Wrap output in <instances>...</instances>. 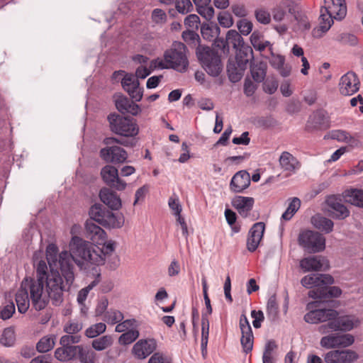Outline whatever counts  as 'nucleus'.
<instances>
[{
    "instance_id": "0e129e2a",
    "label": "nucleus",
    "mask_w": 363,
    "mask_h": 363,
    "mask_svg": "<svg viewBox=\"0 0 363 363\" xmlns=\"http://www.w3.org/2000/svg\"><path fill=\"white\" fill-rule=\"evenodd\" d=\"M151 18L152 21L157 24L164 23L167 21L166 13L160 9H154L152 12Z\"/></svg>"
},
{
    "instance_id": "a19ab883",
    "label": "nucleus",
    "mask_w": 363,
    "mask_h": 363,
    "mask_svg": "<svg viewBox=\"0 0 363 363\" xmlns=\"http://www.w3.org/2000/svg\"><path fill=\"white\" fill-rule=\"evenodd\" d=\"M226 38L228 40V44H232L233 48L236 50L246 45L244 42L243 38L235 30H229L226 33Z\"/></svg>"
},
{
    "instance_id": "f257e3e1",
    "label": "nucleus",
    "mask_w": 363,
    "mask_h": 363,
    "mask_svg": "<svg viewBox=\"0 0 363 363\" xmlns=\"http://www.w3.org/2000/svg\"><path fill=\"white\" fill-rule=\"evenodd\" d=\"M36 279L25 277L16 294L18 311L25 313L31 301L36 311L44 309L49 303L50 298L52 305L60 306L64 301V293L69 291L71 285L65 286L66 280L58 269H50L44 260H40L35 266Z\"/></svg>"
},
{
    "instance_id": "f704fd0d",
    "label": "nucleus",
    "mask_w": 363,
    "mask_h": 363,
    "mask_svg": "<svg viewBox=\"0 0 363 363\" xmlns=\"http://www.w3.org/2000/svg\"><path fill=\"white\" fill-rule=\"evenodd\" d=\"M220 32V27L215 23L209 22L201 26V33L202 37L210 42L216 38Z\"/></svg>"
},
{
    "instance_id": "5701e85b",
    "label": "nucleus",
    "mask_w": 363,
    "mask_h": 363,
    "mask_svg": "<svg viewBox=\"0 0 363 363\" xmlns=\"http://www.w3.org/2000/svg\"><path fill=\"white\" fill-rule=\"evenodd\" d=\"M342 294L338 286H322L311 290L308 296L314 299L324 300L328 298H337Z\"/></svg>"
},
{
    "instance_id": "680f3d73",
    "label": "nucleus",
    "mask_w": 363,
    "mask_h": 363,
    "mask_svg": "<svg viewBox=\"0 0 363 363\" xmlns=\"http://www.w3.org/2000/svg\"><path fill=\"white\" fill-rule=\"evenodd\" d=\"M267 312L268 315L272 316L273 318L277 315L278 304L277 302L276 296L274 295L270 296L267 301Z\"/></svg>"
},
{
    "instance_id": "ea45409f",
    "label": "nucleus",
    "mask_w": 363,
    "mask_h": 363,
    "mask_svg": "<svg viewBox=\"0 0 363 363\" xmlns=\"http://www.w3.org/2000/svg\"><path fill=\"white\" fill-rule=\"evenodd\" d=\"M333 18L335 19L334 15L325 13L324 9L320 8V15L319 17L320 25L318 30H321L322 33L327 32L333 23Z\"/></svg>"
},
{
    "instance_id": "20e7f679",
    "label": "nucleus",
    "mask_w": 363,
    "mask_h": 363,
    "mask_svg": "<svg viewBox=\"0 0 363 363\" xmlns=\"http://www.w3.org/2000/svg\"><path fill=\"white\" fill-rule=\"evenodd\" d=\"M196 57L202 68L211 77L220 75L223 69L221 56L211 47L199 45L196 49Z\"/></svg>"
},
{
    "instance_id": "b1692460",
    "label": "nucleus",
    "mask_w": 363,
    "mask_h": 363,
    "mask_svg": "<svg viewBox=\"0 0 363 363\" xmlns=\"http://www.w3.org/2000/svg\"><path fill=\"white\" fill-rule=\"evenodd\" d=\"M255 200L252 197L236 196L232 200V206L238 211L239 214L246 218L252 209Z\"/></svg>"
},
{
    "instance_id": "2eb2a0df",
    "label": "nucleus",
    "mask_w": 363,
    "mask_h": 363,
    "mask_svg": "<svg viewBox=\"0 0 363 363\" xmlns=\"http://www.w3.org/2000/svg\"><path fill=\"white\" fill-rule=\"evenodd\" d=\"M330 127L329 116L325 111L317 110L309 117L306 129L308 132L326 130Z\"/></svg>"
},
{
    "instance_id": "ddd939ff",
    "label": "nucleus",
    "mask_w": 363,
    "mask_h": 363,
    "mask_svg": "<svg viewBox=\"0 0 363 363\" xmlns=\"http://www.w3.org/2000/svg\"><path fill=\"white\" fill-rule=\"evenodd\" d=\"M359 358L358 354L352 350H333L324 356L326 363H353Z\"/></svg>"
},
{
    "instance_id": "a211bd4d",
    "label": "nucleus",
    "mask_w": 363,
    "mask_h": 363,
    "mask_svg": "<svg viewBox=\"0 0 363 363\" xmlns=\"http://www.w3.org/2000/svg\"><path fill=\"white\" fill-rule=\"evenodd\" d=\"M300 267L303 272L327 270L329 262L322 256H310L301 260Z\"/></svg>"
},
{
    "instance_id": "58836bf2",
    "label": "nucleus",
    "mask_w": 363,
    "mask_h": 363,
    "mask_svg": "<svg viewBox=\"0 0 363 363\" xmlns=\"http://www.w3.org/2000/svg\"><path fill=\"white\" fill-rule=\"evenodd\" d=\"M56 335H45L40 339L36 344V350L40 353L51 350L55 345Z\"/></svg>"
},
{
    "instance_id": "6e6552de",
    "label": "nucleus",
    "mask_w": 363,
    "mask_h": 363,
    "mask_svg": "<svg viewBox=\"0 0 363 363\" xmlns=\"http://www.w3.org/2000/svg\"><path fill=\"white\" fill-rule=\"evenodd\" d=\"M298 241L309 252H319L325 249V239L318 232L304 230L300 233Z\"/></svg>"
},
{
    "instance_id": "8fccbe9b",
    "label": "nucleus",
    "mask_w": 363,
    "mask_h": 363,
    "mask_svg": "<svg viewBox=\"0 0 363 363\" xmlns=\"http://www.w3.org/2000/svg\"><path fill=\"white\" fill-rule=\"evenodd\" d=\"M121 85L125 91L137 88L139 85V81L132 74H126L121 80Z\"/></svg>"
},
{
    "instance_id": "3c124183",
    "label": "nucleus",
    "mask_w": 363,
    "mask_h": 363,
    "mask_svg": "<svg viewBox=\"0 0 363 363\" xmlns=\"http://www.w3.org/2000/svg\"><path fill=\"white\" fill-rule=\"evenodd\" d=\"M139 335L138 330H128L119 337L118 342L123 345L131 344L139 337Z\"/></svg>"
},
{
    "instance_id": "1a4fd4ad",
    "label": "nucleus",
    "mask_w": 363,
    "mask_h": 363,
    "mask_svg": "<svg viewBox=\"0 0 363 363\" xmlns=\"http://www.w3.org/2000/svg\"><path fill=\"white\" fill-rule=\"evenodd\" d=\"M354 342V337L351 334L330 332L320 339V345L325 349L345 348L352 345Z\"/></svg>"
},
{
    "instance_id": "cd10ccee",
    "label": "nucleus",
    "mask_w": 363,
    "mask_h": 363,
    "mask_svg": "<svg viewBox=\"0 0 363 363\" xmlns=\"http://www.w3.org/2000/svg\"><path fill=\"white\" fill-rule=\"evenodd\" d=\"M236 62L241 70H245L248 63L254 60L253 50L248 45L240 48L236 50Z\"/></svg>"
},
{
    "instance_id": "a878e982",
    "label": "nucleus",
    "mask_w": 363,
    "mask_h": 363,
    "mask_svg": "<svg viewBox=\"0 0 363 363\" xmlns=\"http://www.w3.org/2000/svg\"><path fill=\"white\" fill-rule=\"evenodd\" d=\"M115 105L117 110L123 114L130 113L136 116L141 111L138 104L125 96H119L116 99Z\"/></svg>"
},
{
    "instance_id": "6ab92c4d",
    "label": "nucleus",
    "mask_w": 363,
    "mask_h": 363,
    "mask_svg": "<svg viewBox=\"0 0 363 363\" xmlns=\"http://www.w3.org/2000/svg\"><path fill=\"white\" fill-rule=\"evenodd\" d=\"M265 230V224L263 222L255 223L250 228L247 240V248L250 252H255L262 239Z\"/></svg>"
},
{
    "instance_id": "4be33fe9",
    "label": "nucleus",
    "mask_w": 363,
    "mask_h": 363,
    "mask_svg": "<svg viewBox=\"0 0 363 363\" xmlns=\"http://www.w3.org/2000/svg\"><path fill=\"white\" fill-rule=\"evenodd\" d=\"M250 174L246 170L236 172L231 179L230 189L234 193H242L250 185Z\"/></svg>"
},
{
    "instance_id": "052dcab7",
    "label": "nucleus",
    "mask_w": 363,
    "mask_h": 363,
    "mask_svg": "<svg viewBox=\"0 0 363 363\" xmlns=\"http://www.w3.org/2000/svg\"><path fill=\"white\" fill-rule=\"evenodd\" d=\"M237 27L241 34L247 35L252 32L253 24L251 21L243 18L238 21Z\"/></svg>"
},
{
    "instance_id": "5fc2aeb1",
    "label": "nucleus",
    "mask_w": 363,
    "mask_h": 363,
    "mask_svg": "<svg viewBox=\"0 0 363 363\" xmlns=\"http://www.w3.org/2000/svg\"><path fill=\"white\" fill-rule=\"evenodd\" d=\"M301 284L308 289L315 286L319 288V274H312L303 277L301 280Z\"/></svg>"
},
{
    "instance_id": "9d476101",
    "label": "nucleus",
    "mask_w": 363,
    "mask_h": 363,
    "mask_svg": "<svg viewBox=\"0 0 363 363\" xmlns=\"http://www.w3.org/2000/svg\"><path fill=\"white\" fill-rule=\"evenodd\" d=\"M103 182L110 188L117 191H123L127 183L119 177V173L116 167L107 164L104 166L100 172Z\"/></svg>"
},
{
    "instance_id": "69168bd1",
    "label": "nucleus",
    "mask_w": 363,
    "mask_h": 363,
    "mask_svg": "<svg viewBox=\"0 0 363 363\" xmlns=\"http://www.w3.org/2000/svg\"><path fill=\"white\" fill-rule=\"evenodd\" d=\"M231 11L235 16L239 18H245L248 15V11L246 6L242 4H233Z\"/></svg>"
},
{
    "instance_id": "f3484780",
    "label": "nucleus",
    "mask_w": 363,
    "mask_h": 363,
    "mask_svg": "<svg viewBox=\"0 0 363 363\" xmlns=\"http://www.w3.org/2000/svg\"><path fill=\"white\" fill-rule=\"evenodd\" d=\"M337 315L338 313L333 309H316L307 313L304 315V320L311 324L319 322H330L333 320Z\"/></svg>"
},
{
    "instance_id": "2f4dec72",
    "label": "nucleus",
    "mask_w": 363,
    "mask_h": 363,
    "mask_svg": "<svg viewBox=\"0 0 363 363\" xmlns=\"http://www.w3.org/2000/svg\"><path fill=\"white\" fill-rule=\"evenodd\" d=\"M267 65L264 62H253L250 63V73L257 83L264 81L267 74Z\"/></svg>"
},
{
    "instance_id": "09e8293b",
    "label": "nucleus",
    "mask_w": 363,
    "mask_h": 363,
    "mask_svg": "<svg viewBox=\"0 0 363 363\" xmlns=\"http://www.w3.org/2000/svg\"><path fill=\"white\" fill-rule=\"evenodd\" d=\"M182 36L186 43L196 47V48L199 47V45H201L199 35L194 30H187L183 31Z\"/></svg>"
},
{
    "instance_id": "f03ea898",
    "label": "nucleus",
    "mask_w": 363,
    "mask_h": 363,
    "mask_svg": "<svg viewBox=\"0 0 363 363\" xmlns=\"http://www.w3.org/2000/svg\"><path fill=\"white\" fill-rule=\"evenodd\" d=\"M116 242L112 240L99 247L93 246L92 243L80 237L73 236L69 244V252L65 250L59 254L58 270L66 280L65 286H72L75 279L73 262L81 267L85 263L103 265L114 252Z\"/></svg>"
},
{
    "instance_id": "7c9ffc66",
    "label": "nucleus",
    "mask_w": 363,
    "mask_h": 363,
    "mask_svg": "<svg viewBox=\"0 0 363 363\" xmlns=\"http://www.w3.org/2000/svg\"><path fill=\"white\" fill-rule=\"evenodd\" d=\"M311 223L318 230L329 233L333 231L334 223L320 214H315L311 218Z\"/></svg>"
},
{
    "instance_id": "dca6fc26",
    "label": "nucleus",
    "mask_w": 363,
    "mask_h": 363,
    "mask_svg": "<svg viewBox=\"0 0 363 363\" xmlns=\"http://www.w3.org/2000/svg\"><path fill=\"white\" fill-rule=\"evenodd\" d=\"M157 348V342L153 338L141 339L132 348L133 354L139 359H144Z\"/></svg>"
},
{
    "instance_id": "37998d69",
    "label": "nucleus",
    "mask_w": 363,
    "mask_h": 363,
    "mask_svg": "<svg viewBox=\"0 0 363 363\" xmlns=\"http://www.w3.org/2000/svg\"><path fill=\"white\" fill-rule=\"evenodd\" d=\"M100 277L101 274L99 273L97 274V276L94 281H92L87 286L82 289L78 292L77 301L79 304H82V303L85 302L89 291L99 283Z\"/></svg>"
},
{
    "instance_id": "79ce46f5",
    "label": "nucleus",
    "mask_w": 363,
    "mask_h": 363,
    "mask_svg": "<svg viewBox=\"0 0 363 363\" xmlns=\"http://www.w3.org/2000/svg\"><path fill=\"white\" fill-rule=\"evenodd\" d=\"M113 344V338L111 335H104L94 339L91 342V347L96 351H102L111 347Z\"/></svg>"
},
{
    "instance_id": "774afa93",
    "label": "nucleus",
    "mask_w": 363,
    "mask_h": 363,
    "mask_svg": "<svg viewBox=\"0 0 363 363\" xmlns=\"http://www.w3.org/2000/svg\"><path fill=\"white\" fill-rule=\"evenodd\" d=\"M262 35L258 32H253L250 36V42L255 49L262 52L264 50V45L261 41Z\"/></svg>"
},
{
    "instance_id": "e433bc0d",
    "label": "nucleus",
    "mask_w": 363,
    "mask_h": 363,
    "mask_svg": "<svg viewBox=\"0 0 363 363\" xmlns=\"http://www.w3.org/2000/svg\"><path fill=\"white\" fill-rule=\"evenodd\" d=\"M294 9L286 0L281 1L272 9L273 18L276 21H281L287 12L293 13Z\"/></svg>"
},
{
    "instance_id": "4c0bfd02",
    "label": "nucleus",
    "mask_w": 363,
    "mask_h": 363,
    "mask_svg": "<svg viewBox=\"0 0 363 363\" xmlns=\"http://www.w3.org/2000/svg\"><path fill=\"white\" fill-rule=\"evenodd\" d=\"M160 3L166 5L174 4L177 11L182 14L191 12L194 7L189 0H160Z\"/></svg>"
},
{
    "instance_id": "0eeeda50",
    "label": "nucleus",
    "mask_w": 363,
    "mask_h": 363,
    "mask_svg": "<svg viewBox=\"0 0 363 363\" xmlns=\"http://www.w3.org/2000/svg\"><path fill=\"white\" fill-rule=\"evenodd\" d=\"M359 320L353 316L343 315L336 316L333 320L323 324L318 327V332L321 334H328L330 332L352 330L357 324Z\"/></svg>"
},
{
    "instance_id": "c03bdc74",
    "label": "nucleus",
    "mask_w": 363,
    "mask_h": 363,
    "mask_svg": "<svg viewBox=\"0 0 363 363\" xmlns=\"http://www.w3.org/2000/svg\"><path fill=\"white\" fill-rule=\"evenodd\" d=\"M16 341L15 332L13 328H6L4 330L0 338V342L5 347H11Z\"/></svg>"
},
{
    "instance_id": "473e14b6",
    "label": "nucleus",
    "mask_w": 363,
    "mask_h": 363,
    "mask_svg": "<svg viewBox=\"0 0 363 363\" xmlns=\"http://www.w3.org/2000/svg\"><path fill=\"white\" fill-rule=\"evenodd\" d=\"M279 164L285 171L294 172L299 167L297 159L289 152H283L279 157Z\"/></svg>"
},
{
    "instance_id": "72a5a7b5",
    "label": "nucleus",
    "mask_w": 363,
    "mask_h": 363,
    "mask_svg": "<svg viewBox=\"0 0 363 363\" xmlns=\"http://www.w3.org/2000/svg\"><path fill=\"white\" fill-rule=\"evenodd\" d=\"M210 323L206 313H202L201 316V348L203 357L207 354V345L208 342Z\"/></svg>"
},
{
    "instance_id": "bf43d9fd",
    "label": "nucleus",
    "mask_w": 363,
    "mask_h": 363,
    "mask_svg": "<svg viewBox=\"0 0 363 363\" xmlns=\"http://www.w3.org/2000/svg\"><path fill=\"white\" fill-rule=\"evenodd\" d=\"M81 341V336L78 335H64L60 337V345L62 346H74Z\"/></svg>"
},
{
    "instance_id": "393cba45",
    "label": "nucleus",
    "mask_w": 363,
    "mask_h": 363,
    "mask_svg": "<svg viewBox=\"0 0 363 363\" xmlns=\"http://www.w3.org/2000/svg\"><path fill=\"white\" fill-rule=\"evenodd\" d=\"M101 201L111 210L117 211L122 206L121 200L118 194L109 188L104 187L99 191Z\"/></svg>"
},
{
    "instance_id": "de8ad7c7",
    "label": "nucleus",
    "mask_w": 363,
    "mask_h": 363,
    "mask_svg": "<svg viewBox=\"0 0 363 363\" xmlns=\"http://www.w3.org/2000/svg\"><path fill=\"white\" fill-rule=\"evenodd\" d=\"M123 313L118 310L111 309L105 313L103 320L108 324L114 325L123 319Z\"/></svg>"
},
{
    "instance_id": "bb28decb",
    "label": "nucleus",
    "mask_w": 363,
    "mask_h": 363,
    "mask_svg": "<svg viewBox=\"0 0 363 363\" xmlns=\"http://www.w3.org/2000/svg\"><path fill=\"white\" fill-rule=\"evenodd\" d=\"M85 235L92 242L99 243L106 238V232L92 220H87L85 223Z\"/></svg>"
},
{
    "instance_id": "338daca9",
    "label": "nucleus",
    "mask_w": 363,
    "mask_h": 363,
    "mask_svg": "<svg viewBox=\"0 0 363 363\" xmlns=\"http://www.w3.org/2000/svg\"><path fill=\"white\" fill-rule=\"evenodd\" d=\"M197 12L206 20H211L214 15V9L209 5L196 7Z\"/></svg>"
},
{
    "instance_id": "864d4df0",
    "label": "nucleus",
    "mask_w": 363,
    "mask_h": 363,
    "mask_svg": "<svg viewBox=\"0 0 363 363\" xmlns=\"http://www.w3.org/2000/svg\"><path fill=\"white\" fill-rule=\"evenodd\" d=\"M244 71L245 70H241L238 67H236L235 64H229L227 66L228 77L232 82H237L240 81L242 77Z\"/></svg>"
},
{
    "instance_id": "f8f14e48",
    "label": "nucleus",
    "mask_w": 363,
    "mask_h": 363,
    "mask_svg": "<svg viewBox=\"0 0 363 363\" xmlns=\"http://www.w3.org/2000/svg\"><path fill=\"white\" fill-rule=\"evenodd\" d=\"M239 327L241 330L240 343L245 353L250 352L253 348L254 336L249 320L245 313L241 314L239 320Z\"/></svg>"
},
{
    "instance_id": "c9c22d12",
    "label": "nucleus",
    "mask_w": 363,
    "mask_h": 363,
    "mask_svg": "<svg viewBox=\"0 0 363 363\" xmlns=\"http://www.w3.org/2000/svg\"><path fill=\"white\" fill-rule=\"evenodd\" d=\"M77 358L80 363H96V353L89 347L78 345Z\"/></svg>"
},
{
    "instance_id": "a18cd8bd",
    "label": "nucleus",
    "mask_w": 363,
    "mask_h": 363,
    "mask_svg": "<svg viewBox=\"0 0 363 363\" xmlns=\"http://www.w3.org/2000/svg\"><path fill=\"white\" fill-rule=\"evenodd\" d=\"M46 259L50 265V269H52V264H56V262H59L58 255V247L55 244H49L46 248Z\"/></svg>"
},
{
    "instance_id": "49530a36",
    "label": "nucleus",
    "mask_w": 363,
    "mask_h": 363,
    "mask_svg": "<svg viewBox=\"0 0 363 363\" xmlns=\"http://www.w3.org/2000/svg\"><path fill=\"white\" fill-rule=\"evenodd\" d=\"M301 206V201L299 199L294 197L290 202L288 208L282 214L281 218L285 220H289L294 213L298 210Z\"/></svg>"
},
{
    "instance_id": "423d86ee",
    "label": "nucleus",
    "mask_w": 363,
    "mask_h": 363,
    "mask_svg": "<svg viewBox=\"0 0 363 363\" xmlns=\"http://www.w3.org/2000/svg\"><path fill=\"white\" fill-rule=\"evenodd\" d=\"M186 46L181 42H174L164 53V59L171 69L179 72H185L189 67Z\"/></svg>"
},
{
    "instance_id": "4468645a",
    "label": "nucleus",
    "mask_w": 363,
    "mask_h": 363,
    "mask_svg": "<svg viewBox=\"0 0 363 363\" xmlns=\"http://www.w3.org/2000/svg\"><path fill=\"white\" fill-rule=\"evenodd\" d=\"M359 85L360 82L357 75L350 71L340 78L339 91L342 95L351 96L359 91Z\"/></svg>"
},
{
    "instance_id": "7ed1b4c3",
    "label": "nucleus",
    "mask_w": 363,
    "mask_h": 363,
    "mask_svg": "<svg viewBox=\"0 0 363 363\" xmlns=\"http://www.w3.org/2000/svg\"><path fill=\"white\" fill-rule=\"evenodd\" d=\"M107 121L110 130L121 138H106L104 140L105 145L116 143L126 147H133L136 145L138 140L135 137L139 133V127L134 118L112 113L107 116Z\"/></svg>"
},
{
    "instance_id": "6e6d98bb",
    "label": "nucleus",
    "mask_w": 363,
    "mask_h": 363,
    "mask_svg": "<svg viewBox=\"0 0 363 363\" xmlns=\"http://www.w3.org/2000/svg\"><path fill=\"white\" fill-rule=\"evenodd\" d=\"M255 16L256 20L262 24L267 25L271 21V14L268 10L264 8L257 9L255 11Z\"/></svg>"
},
{
    "instance_id": "4d7b16f0",
    "label": "nucleus",
    "mask_w": 363,
    "mask_h": 363,
    "mask_svg": "<svg viewBox=\"0 0 363 363\" xmlns=\"http://www.w3.org/2000/svg\"><path fill=\"white\" fill-rule=\"evenodd\" d=\"M82 323L76 320H69L65 324L63 331L69 335H76L82 330Z\"/></svg>"
},
{
    "instance_id": "39448f33",
    "label": "nucleus",
    "mask_w": 363,
    "mask_h": 363,
    "mask_svg": "<svg viewBox=\"0 0 363 363\" xmlns=\"http://www.w3.org/2000/svg\"><path fill=\"white\" fill-rule=\"evenodd\" d=\"M89 215L92 220L107 228H120L124 224V217L122 213H114L101 203L91 206Z\"/></svg>"
},
{
    "instance_id": "e2e57ef3",
    "label": "nucleus",
    "mask_w": 363,
    "mask_h": 363,
    "mask_svg": "<svg viewBox=\"0 0 363 363\" xmlns=\"http://www.w3.org/2000/svg\"><path fill=\"white\" fill-rule=\"evenodd\" d=\"M15 305L13 302L9 303L0 310V318H1L3 320L11 318L13 314L15 313Z\"/></svg>"
},
{
    "instance_id": "c756f323",
    "label": "nucleus",
    "mask_w": 363,
    "mask_h": 363,
    "mask_svg": "<svg viewBox=\"0 0 363 363\" xmlns=\"http://www.w3.org/2000/svg\"><path fill=\"white\" fill-rule=\"evenodd\" d=\"M345 201L352 205L363 208V190L350 189L342 193Z\"/></svg>"
},
{
    "instance_id": "13d9d810",
    "label": "nucleus",
    "mask_w": 363,
    "mask_h": 363,
    "mask_svg": "<svg viewBox=\"0 0 363 363\" xmlns=\"http://www.w3.org/2000/svg\"><path fill=\"white\" fill-rule=\"evenodd\" d=\"M218 21L224 28H230L234 23L232 15L228 11L220 12L218 16Z\"/></svg>"
},
{
    "instance_id": "412c9836",
    "label": "nucleus",
    "mask_w": 363,
    "mask_h": 363,
    "mask_svg": "<svg viewBox=\"0 0 363 363\" xmlns=\"http://www.w3.org/2000/svg\"><path fill=\"white\" fill-rule=\"evenodd\" d=\"M325 203L333 213V218L342 220L350 216V211L342 203V199L335 195L327 197Z\"/></svg>"
},
{
    "instance_id": "9b49d317",
    "label": "nucleus",
    "mask_w": 363,
    "mask_h": 363,
    "mask_svg": "<svg viewBox=\"0 0 363 363\" xmlns=\"http://www.w3.org/2000/svg\"><path fill=\"white\" fill-rule=\"evenodd\" d=\"M100 150V157L107 163L122 164L128 159V152L123 147L112 145Z\"/></svg>"
},
{
    "instance_id": "603ef678",
    "label": "nucleus",
    "mask_w": 363,
    "mask_h": 363,
    "mask_svg": "<svg viewBox=\"0 0 363 363\" xmlns=\"http://www.w3.org/2000/svg\"><path fill=\"white\" fill-rule=\"evenodd\" d=\"M106 325L104 323H99L91 325L85 331L87 337L94 338L106 331Z\"/></svg>"
},
{
    "instance_id": "aec40b11",
    "label": "nucleus",
    "mask_w": 363,
    "mask_h": 363,
    "mask_svg": "<svg viewBox=\"0 0 363 363\" xmlns=\"http://www.w3.org/2000/svg\"><path fill=\"white\" fill-rule=\"evenodd\" d=\"M321 8L325 13L335 16V19L342 20L347 14L345 0H324V6Z\"/></svg>"
},
{
    "instance_id": "c85d7f7f",
    "label": "nucleus",
    "mask_w": 363,
    "mask_h": 363,
    "mask_svg": "<svg viewBox=\"0 0 363 363\" xmlns=\"http://www.w3.org/2000/svg\"><path fill=\"white\" fill-rule=\"evenodd\" d=\"M78 345L62 346L57 347L55 351V357L62 362H67L77 359Z\"/></svg>"
}]
</instances>
